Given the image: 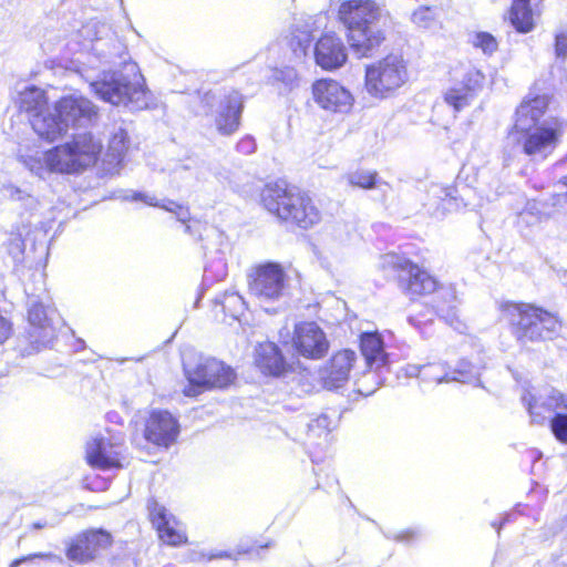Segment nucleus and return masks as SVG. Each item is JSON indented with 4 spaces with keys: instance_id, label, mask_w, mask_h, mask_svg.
<instances>
[{
    "instance_id": "47",
    "label": "nucleus",
    "mask_w": 567,
    "mask_h": 567,
    "mask_svg": "<svg viewBox=\"0 0 567 567\" xmlns=\"http://www.w3.org/2000/svg\"><path fill=\"white\" fill-rule=\"evenodd\" d=\"M224 557H228V555L226 553H218V554H215V555H212L209 557V559H213V558H224Z\"/></svg>"
},
{
    "instance_id": "10",
    "label": "nucleus",
    "mask_w": 567,
    "mask_h": 567,
    "mask_svg": "<svg viewBox=\"0 0 567 567\" xmlns=\"http://www.w3.org/2000/svg\"><path fill=\"white\" fill-rule=\"evenodd\" d=\"M564 122L549 117L539 127L515 135L523 152L534 159H546L558 146L564 134Z\"/></svg>"
},
{
    "instance_id": "40",
    "label": "nucleus",
    "mask_w": 567,
    "mask_h": 567,
    "mask_svg": "<svg viewBox=\"0 0 567 567\" xmlns=\"http://www.w3.org/2000/svg\"><path fill=\"white\" fill-rule=\"evenodd\" d=\"M555 54L557 59L565 60L567 58V32H561L556 35Z\"/></svg>"
},
{
    "instance_id": "39",
    "label": "nucleus",
    "mask_w": 567,
    "mask_h": 567,
    "mask_svg": "<svg viewBox=\"0 0 567 567\" xmlns=\"http://www.w3.org/2000/svg\"><path fill=\"white\" fill-rule=\"evenodd\" d=\"M443 293L445 298H449L451 300V305L445 306L443 303H437L436 310L439 315L442 316L450 324H453L454 321L457 319L455 291L452 288H450L446 289Z\"/></svg>"
},
{
    "instance_id": "1",
    "label": "nucleus",
    "mask_w": 567,
    "mask_h": 567,
    "mask_svg": "<svg viewBox=\"0 0 567 567\" xmlns=\"http://www.w3.org/2000/svg\"><path fill=\"white\" fill-rule=\"evenodd\" d=\"M102 148L99 138L90 133H82L47 152H35L23 157V163L30 172L41 178L51 173L75 174L94 165Z\"/></svg>"
},
{
    "instance_id": "7",
    "label": "nucleus",
    "mask_w": 567,
    "mask_h": 567,
    "mask_svg": "<svg viewBox=\"0 0 567 567\" xmlns=\"http://www.w3.org/2000/svg\"><path fill=\"white\" fill-rule=\"evenodd\" d=\"M408 82V64L399 54H389L365 66L364 89L373 99L392 97Z\"/></svg>"
},
{
    "instance_id": "35",
    "label": "nucleus",
    "mask_w": 567,
    "mask_h": 567,
    "mask_svg": "<svg viewBox=\"0 0 567 567\" xmlns=\"http://www.w3.org/2000/svg\"><path fill=\"white\" fill-rule=\"evenodd\" d=\"M127 150V134L124 130L118 128L110 140L109 144V156H112L113 161L121 162Z\"/></svg>"
},
{
    "instance_id": "16",
    "label": "nucleus",
    "mask_w": 567,
    "mask_h": 567,
    "mask_svg": "<svg viewBox=\"0 0 567 567\" xmlns=\"http://www.w3.org/2000/svg\"><path fill=\"white\" fill-rule=\"evenodd\" d=\"M178 434V422L169 412L153 411L150 414L144 430L147 442L167 449L176 441Z\"/></svg>"
},
{
    "instance_id": "23",
    "label": "nucleus",
    "mask_w": 567,
    "mask_h": 567,
    "mask_svg": "<svg viewBox=\"0 0 567 567\" xmlns=\"http://www.w3.org/2000/svg\"><path fill=\"white\" fill-rule=\"evenodd\" d=\"M481 80L482 74L478 71L468 69L461 81L445 90L443 94L445 103L452 106L455 112L462 111L472 103L475 89Z\"/></svg>"
},
{
    "instance_id": "17",
    "label": "nucleus",
    "mask_w": 567,
    "mask_h": 567,
    "mask_svg": "<svg viewBox=\"0 0 567 567\" xmlns=\"http://www.w3.org/2000/svg\"><path fill=\"white\" fill-rule=\"evenodd\" d=\"M549 104L547 95L526 96L515 113L511 135L515 136L540 126V120L545 115Z\"/></svg>"
},
{
    "instance_id": "19",
    "label": "nucleus",
    "mask_w": 567,
    "mask_h": 567,
    "mask_svg": "<svg viewBox=\"0 0 567 567\" xmlns=\"http://www.w3.org/2000/svg\"><path fill=\"white\" fill-rule=\"evenodd\" d=\"M348 59L347 48L337 34L326 33L316 43V63L326 71L340 69Z\"/></svg>"
},
{
    "instance_id": "5",
    "label": "nucleus",
    "mask_w": 567,
    "mask_h": 567,
    "mask_svg": "<svg viewBox=\"0 0 567 567\" xmlns=\"http://www.w3.org/2000/svg\"><path fill=\"white\" fill-rule=\"evenodd\" d=\"M261 202L269 213L305 229L316 225L321 217L308 195L284 183L266 185L261 192Z\"/></svg>"
},
{
    "instance_id": "18",
    "label": "nucleus",
    "mask_w": 567,
    "mask_h": 567,
    "mask_svg": "<svg viewBox=\"0 0 567 567\" xmlns=\"http://www.w3.org/2000/svg\"><path fill=\"white\" fill-rule=\"evenodd\" d=\"M85 457L95 468L122 467L121 444L103 436H94L86 443Z\"/></svg>"
},
{
    "instance_id": "34",
    "label": "nucleus",
    "mask_w": 567,
    "mask_h": 567,
    "mask_svg": "<svg viewBox=\"0 0 567 567\" xmlns=\"http://www.w3.org/2000/svg\"><path fill=\"white\" fill-rule=\"evenodd\" d=\"M377 172L357 169L349 172L343 176V179L353 187H360L363 189H371L375 186Z\"/></svg>"
},
{
    "instance_id": "13",
    "label": "nucleus",
    "mask_w": 567,
    "mask_h": 567,
    "mask_svg": "<svg viewBox=\"0 0 567 567\" xmlns=\"http://www.w3.org/2000/svg\"><path fill=\"white\" fill-rule=\"evenodd\" d=\"M312 97L323 110L346 114L351 111L354 97L341 83L332 79H320L313 82Z\"/></svg>"
},
{
    "instance_id": "42",
    "label": "nucleus",
    "mask_w": 567,
    "mask_h": 567,
    "mask_svg": "<svg viewBox=\"0 0 567 567\" xmlns=\"http://www.w3.org/2000/svg\"><path fill=\"white\" fill-rule=\"evenodd\" d=\"M431 194L441 200L450 202L452 199L451 192L447 188L441 187L439 185L432 186Z\"/></svg>"
},
{
    "instance_id": "28",
    "label": "nucleus",
    "mask_w": 567,
    "mask_h": 567,
    "mask_svg": "<svg viewBox=\"0 0 567 567\" xmlns=\"http://www.w3.org/2000/svg\"><path fill=\"white\" fill-rule=\"evenodd\" d=\"M361 352L371 369H379L386 361L383 340L378 332H364L360 339Z\"/></svg>"
},
{
    "instance_id": "33",
    "label": "nucleus",
    "mask_w": 567,
    "mask_h": 567,
    "mask_svg": "<svg viewBox=\"0 0 567 567\" xmlns=\"http://www.w3.org/2000/svg\"><path fill=\"white\" fill-rule=\"evenodd\" d=\"M123 50V45L118 41H109L99 40L93 47V55L104 63H113L114 58L120 54V51Z\"/></svg>"
},
{
    "instance_id": "21",
    "label": "nucleus",
    "mask_w": 567,
    "mask_h": 567,
    "mask_svg": "<svg viewBox=\"0 0 567 567\" xmlns=\"http://www.w3.org/2000/svg\"><path fill=\"white\" fill-rule=\"evenodd\" d=\"M357 354L350 349L334 353L327 367L321 370L323 386L328 390H333L347 384Z\"/></svg>"
},
{
    "instance_id": "8",
    "label": "nucleus",
    "mask_w": 567,
    "mask_h": 567,
    "mask_svg": "<svg viewBox=\"0 0 567 567\" xmlns=\"http://www.w3.org/2000/svg\"><path fill=\"white\" fill-rule=\"evenodd\" d=\"M522 400L527 406L532 422L543 424L547 417L556 413L550 420V429L555 437L567 444V394L546 386L536 394L526 392Z\"/></svg>"
},
{
    "instance_id": "27",
    "label": "nucleus",
    "mask_w": 567,
    "mask_h": 567,
    "mask_svg": "<svg viewBox=\"0 0 567 567\" xmlns=\"http://www.w3.org/2000/svg\"><path fill=\"white\" fill-rule=\"evenodd\" d=\"M406 374L409 377L420 378L423 382H449L460 381L465 382L466 371L454 370L449 371L444 363H431L426 365H409L406 368Z\"/></svg>"
},
{
    "instance_id": "3",
    "label": "nucleus",
    "mask_w": 567,
    "mask_h": 567,
    "mask_svg": "<svg viewBox=\"0 0 567 567\" xmlns=\"http://www.w3.org/2000/svg\"><path fill=\"white\" fill-rule=\"evenodd\" d=\"M90 85L96 96L112 105H131L134 110L148 106V93L135 62H125L122 71L103 72Z\"/></svg>"
},
{
    "instance_id": "6",
    "label": "nucleus",
    "mask_w": 567,
    "mask_h": 567,
    "mask_svg": "<svg viewBox=\"0 0 567 567\" xmlns=\"http://www.w3.org/2000/svg\"><path fill=\"white\" fill-rule=\"evenodd\" d=\"M504 315L513 327V333L522 344L550 340L558 334L560 321L553 313L530 305L508 303Z\"/></svg>"
},
{
    "instance_id": "11",
    "label": "nucleus",
    "mask_w": 567,
    "mask_h": 567,
    "mask_svg": "<svg viewBox=\"0 0 567 567\" xmlns=\"http://www.w3.org/2000/svg\"><path fill=\"white\" fill-rule=\"evenodd\" d=\"M186 374L189 384L184 394L187 396H196L212 388H226L235 380L234 370L214 358L202 360L194 369H187Z\"/></svg>"
},
{
    "instance_id": "20",
    "label": "nucleus",
    "mask_w": 567,
    "mask_h": 567,
    "mask_svg": "<svg viewBox=\"0 0 567 567\" xmlns=\"http://www.w3.org/2000/svg\"><path fill=\"white\" fill-rule=\"evenodd\" d=\"M111 545V535L102 529L90 530L78 536L66 551L69 559L85 563L93 559L101 549Z\"/></svg>"
},
{
    "instance_id": "50",
    "label": "nucleus",
    "mask_w": 567,
    "mask_h": 567,
    "mask_svg": "<svg viewBox=\"0 0 567 567\" xmlns=\"http://www.w3.org/2000/svg\"><path fill=\"white\" fill-rule=\"evenodd\" d=\"M527 213H528L527 210H526V212H524V213H522V216H523V217H524V216H526V215H527Z\"/></svg>"
},
{
    "instance_id": "49",
    "label": "nucleus",
    "mask_w": 567,
    "mask_h": 567,
    "mask_svg": "<svg viewBox=\"0 0 567 567\" xmlns=\"http://www.w3.org/2000/svg\"><path fill=\"white\" fill-rule=\"evenodd\" d=\"M87 59H89V61H87L89 65H90L91 68H95V65L93 64V62H91V56H89Z\"/></svg>"
},
{
    "instance_id": "25",
    "label": "nucleus",
    "mask_w": 567,
    "mask_h": 567,
    "mask_svg": "<svg viewBox=\"0 0 567 567\" xmlns=\"http://www.w3.org/2000/svg\"><path fill=\"white\" fill-rule=\"evenodd\" d=\"M243 109L241 96L238 92L226 95L218 105L215 125L223 135H230L237 131Z\"/></svg>"
},
{
    "instance_id": "32",
    "label": "nucleus",
    "mask_w": 567,
    "mask_h": 567,
    "mask_svg": "<svg viewBox=\"0 0 567 567\" xmlns=\"http://www.w3.org/2000/svg\"><path fill=\"white\" fill-rule=\"evenodd\" d=\"M131 199L142 200L150 206L162 207L163 209L175 214L177 219L182 223H186L189 219L188 209L182 205L176 204L173 200H166L164 204H159L154 196L146 195L143 193H134Z\"/></svg>"
},
{
    "instance_id": "48",
    "label": "nucleus",
    "mask_w": 567,
    "mask_h": 567,
    "mask_svg": "<svg viewBox=\"0 0 567 567\" xmlns=\"http://www.w3.org/2000/svg\"><path fill=\"white\" fill-rule=\"evenodd\" d=\"M44 526H45V524H41V523L34 524V528H43Z\"/></svg>"
},
{
    "instance_id": "37",
    "label": "nucleus",
    "mask_w": 567,
    "mask_h": 567,
    "mask_svg": "<svg viewBox=\"0 0 567 567\" xmlns=\"http://www.w3.org/2000/svg\"><path fill=\"white\" fill-rule=\"evenodd\" d=\"M471 43L487 55H492L498 48L497 40L488 32L474 33L471 38Z\"/></svg>"
},
{
    "instance_id": "41",
    "label": "nucleus",
    "mask_w": 567,
    "mask_h": 567,
    "mask_svg": "<svg viewBox=\"0 0 567 567\" xmlns=\"http://www.w3.org/2000/svg\"><path fill=\"white\" fill-rule=\"evenodd\" d=\"M277 79L286 83L287 85H293L298 79V75L295 69L286 68L278 72Z\"/></svg>"
},
{
    "instance_id": "30",
    "label": "nucleus",
    "mask_w": 567,
    "mask_h": 567,
    "mask_svg": "<svg viewBox=\"0 0 567 567\" xmlns=\"http://www.w3.org/2000/svg\"><path fill=\"white\" fill-rule=\"evenodd\" d=\"M47 105L48 99L45 92L39 87L30 86L19 95V109L28 113L30 118L35 115V113L40 114L41 111L47 109Z\"/></svg>"
},
{
    "instance_id": "46",
    "label": "nucleus",
    "mask_w": 567,
    "mask_h": 567,
    "mask_svg": "<svg viewBox=\"0 0 567 567\" xmlns=\"http://www.w3.org/2000/svg\"><path fill=\"white\" fill-rule=\"evenodd\" d=\"M31 558H44V559L58 560V561L62 560L59 556H56V555H54L52 553H45V554L38 553V554H33V555H30V556L23 558L22 560H28V559H31Z\"/></svg>"
},
{
    "instance_id": "4",
    "label": "nucleus",
    "mask_w": 567,
    "mask_h": 567,
    "mask_svg": "<svg viewBox=\"0 0 567 567\" xmlns=\"http://www.w3.org/2000/svg\"><path fill=\"white\" fill-rule=\"evenodd\" d=\"M261 202L269 213L305 229L316 225L321 217L308 195L284 183L266 185L261 192Z\"/></svg>"
},
{
    "instance_id": "36",
    "label": "nucleus",
    "mask_w": 567,
    "mask_h": 567,
    "mask_svg": "<svg viewBox=\"0 0 567 567\" xmlns=\"http://www.w3.org/2000/svg\"><path fill=\"white\" fill-rule=\"evenodd\" d=\"M412 22L421 29H432L437 22V16L430 7H420L411 16Z\"/></svg>"
},
{
    "instance_id": "31",
    "label": "nucleus",
    "mask_w": 567,
    "mask_h": 567,
    "mask_svg": "<svg viewBox=\"0 0 567 567\" xmlns=\"http://www.w3.org/2000/svg\"><path fill=\"white\" fill-rule=\"evenodd\" d=\"M509 20L518 32L527 33L534 28L533 11L529 7V0H514Z\"/></svg>"
},
{
    "instance_id": "38",
    "label": "nucleus",
    "mask_w": 567,
    "mask_h": 567,
    "mask_svg": "<svg viewBox=\"0 0 567 567\" xmlns=\"http://www.w3.org/2000/svg\"><path fill=\"white\" fill-rule=\"evenodd\" d=\"M223 308L234 319H239V317L245 312L246 303L240 295L231 292L225 295L223 300Z\"/></svg>"
},
{
    "instance_id": "12",
    "label": "nucleus",
    "mask_w": 567,
    "mask_h": 567,
    "mask_svg": "<svg viewBox=\"0 0 567 567\" xmlns=\"http://www.w3.org/2000/svg\"><path fill=\"white\" fill-rule=\"evenodd\" d=\"M249 291L259 300H276L282 295L286 274L277 262L256 266L248 276Z\"/></svg>"
},
{
    "instance_id": "26",
    "label": "nucleus",
    "mask_w": 567,
    "mask_h": 567,
    "mask_svg": "<svg viewBox=\"0 0 567 567\" xmlns=\"http://www.w3.org/2000/svg\"><path fill=\"white\" fill-rule=\"evenodd\" d=\"M33 131L43 140L53 142L63 136L68 132L66 124L63 118L54 111L50 112L48 109L41 111L40 114L35 113L30 118Z\"/></svg>"
},
{
    "instance_id": "29",
    "label": "nucleus",
    "mask_w": 567,
    "mask_h": 567,
    "mask_svg": "<svg viewBox=\"0 0 567 567\" xmlns=\"http://www.w3.org/2000/svg\"><path fill=\"white\" fill-rule=\"evenodd\" d=\"M256 362L265 373L271 375H280L286 370V363L278 347L271 342L259 346Z\"/></svg>"
},
{
    "instance_id": "14",
    "label": "nucleus",
    "mask_w": 567,
    "mask_h": 567,
    "mask_svg": "<svg viewBox=\"0 0 567 567\" xmlns=\"http://www.w3.org/2000/svg\"><path fill=\"white\" fill-rule=\"evenodd\" d=\"M293 347L309 359H321L329 349L324 332L316 322H301L295 328Z\"/></svg>"
},
{
    "instance_id": "9",
    "label": "nucleus",
    "mask_w": 567,
    "mask_h": 567,
    "mask_svg": "<svg viewBox=\"0 0 567 567\" xmlns=\"http://www.w3.org/2000/svg\"><path fill=\"white\" fill-rule=\"evenodd\" d=\"M382 267L396 272L400 290L410 299L430 295L437 289L436 279L411 260L396 254L382 257Z\"/></svg>"
},
{
    "instance_id": "43",
    "label": "nucleus",
    "mask_w": 567,
    "mask_h": 567,
    "mask_svg": "<svg viewBox=\"0 0 567 567\" xmlns=\"http://www.w3.org/2000/svg\"><path fill=\"white\" fill-rule=\"evenodd\" d=\"M11 334V323L0 315V343H3Z\"/></svg>"
},
{
    "instance_id": "22",
    "label": "nucleus",
    "mask_w": 567,
    "mask_h": 567,
    "mask_svg": "<svg viewBox=\"0 0 567 567\" xmlns=\"http://www.w3.org/2000/svg\"><path fill=\"white\" fill-rule=\"evenodd\" d=\"M148 511L152 523L164 543L178 546L186 542V535L182 525L173 515L167 513L164 506L153 501L148 504Z\"/></svg>"
},
{
    "instance_id": "24",
    "label": "nucleus",
    "mask_w": 567,
    "mask_h": 567,
    "mask_svg": "<svg viewBox=\"0 0 567 567\" xmlns=\"http://www.w3.org/2000/svg\"><path fill=\"white\" fill-rule=\"evenodd\" d=\"M28 331L32 343L38 346L48 344L54 337V328L49 310L38 301H31L28 309Z\"/></svg>"
},
{
    "instance_id": "45",
    "label": "nucleus",
    "mask_w": 567,
    "mask_h": 567,
    "mask_svg": "<svg viewBox=\"0 0 567 567\" xmlns=\"http://www.w3.org/2000/svg\"><path fill=\"white\" fill-rule=\"evenodd\" d=\"M330 424H331V421L327 415H320L318 419L315 420V422L311 426L312 427H315V426L322 427V429L329 431Z\"/></svg>"
},
{
    "instance_id": "2",
    "label": "nucleus",
    "mask_w": 567,
    "mask_h": 567,
    "mask_svg": "<svg viewBox=\"0 0 567 567\" xmlns=\"http://www.w3.org/2000/svg\"><path fill=\"white\" fill-rule=\"evenodd\" d=\"M338 13L348 30V42L359 58L370 55L384 41L380 27L382 10L373 0L344 1Z\"/></svg>"
},
{
    "instance_id": "15",
    "label": "nucleus",
    "mask_w": 567,
    "mask_h": 567,
    "mask_svg": "<svg viewBox=\"0 0 567 567\" xmlns=\"http://www.w3.org/2000/svg\"><path fill=\"white\" fill-rule=\"evenodd\" d=\"M54 110L63 118L68 128L85 126L97 116L96 106L89 99L75 94L60 99Z\"/></svg>"
},
{
    "instance_id": "44",
    "label": "nucleus",
    "mask_w": 567,
    "mask_h": 567,
    "mask_svg": "<svg viewBox=\"0 0 567 567\" xmlns=\"http://www.w3.org/2000/svg\"><path fill=\"white\" fill-rule=\"evenodd\" d=\"M6 192L12 199H17V200L32 199V197L29 194H27L25 192L17 188V187H13V186L6 187Z\"/></svg>"
}]
</instances>
